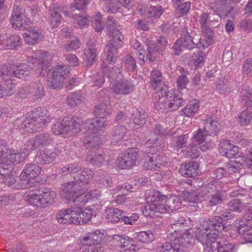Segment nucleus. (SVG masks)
<instances>
[{"label":"nucleus","instance_id":"f257e3e1","mask_svg":"<svg viewBox=\"0 0 252 252\" xmlns=\"http://www.w3.org/2000/svg\"><path fill=\"white\" fill-rule=\"evenodd\" d=\"M63 173L72 175L73 180L64 183L62 187L61 196L67 200H72L74 206L58 212L56 218L60 223L81 224L86 223L92 217L90 210H82V207L90 199L89 194L79 192L85 188L92 179L93 172L89 169L82 168L78 164L66 165L62 168Z\"/></svg>","mask_w":252,"mask_h":252},{"label":"nucleus","instance_id":"f03ea898","mask_svg":"<svg viewBox=\"0 0 252 252\" xmlns=\"http://www.w3.org/2000/svg\"><path fill=\"white\" fill-rule=\"evenodd\" d=\"M106 25L108 34L112 38L104 49V57L107 63L114 64L118 60V49L122 46L124 36L121 32L118 29L117 21L113 17H108Z\"/></svg>","mask_w":252,"mask_h":252},{"label":"nucleus","instance_id":"7ed1b4c3","mask_svg":"<svg viewBox=\"0 0 252 252\" xmlns=\"http://www.w3.org/2000/svg\"><path fill=\"white\" fill-rule=\"evenodd\" d=\"M220 233H207L199 231L197 238L206 252H233L234 246L223 238Z\"/></svg>","mask_w":252,"mask_h":252},{"label":"nucleus","instance_id":"20e7f679","mask_svg":"<svg viewBox=\"0 0 252 252\" xmlns=\"http://www.w3.org/2000/svg\"><path fill=\"white\" fill-rule=\"evenodd\" d=\"M183 230L185 231L183 234V231L180 230L177 235L171 230L167 236L171 242L163 243L158 249L161 252H187V245L190 244L192 235L188 229Z\"/></svg>","mask_w":252,"mask_h":252},{"label":"nucleus","instance_id":"39448f33","mask_svg":"<svg viewBox=\"0 0 252 252\" xmlns=\"http://www.w3.org/2000/svg\"><path fill=\"white\" fill-rule=\"evenodd\" d=\"M111 112V108L109 105L104 103L97 104L94 110L95 118L86 120L84 123H82V126L85 129H88V131H92L94 133L101 130L108 125L104 119Z\"/></svg>","mask_w":252,"mask_h":252},{"label":"nucleus","instance_id":"423d86ee","mask_svg":"<svg viewBox=\"0 0 252 252\" xmlns=\"http://www.w3.org/2000/svg\"><path fill=\"white\" fill-rule=\"evenodd\" d=\"M179 31L181 37L176 40L172 48L173 54L177 56L181 55L183 49L190 51L196 48L195 40L198 36L186 25L181 26Z\"/></svg>","mask_w":252,"mask_h":252},{"label":"nucleus","instance_id":"0eeeda50","mask_svg":"<svg viewBox=\"0 0 252 252\" xmlns=\"http://www.w3.org/2000/svg\"><path fill=\"white\" fill-rule=\"evenodd\" d=\"M20 155L9 147L5 141L0 140V175L7 174L12 170V163L18 161Z\"/></svg>","mask_w":252,"mask_h":252},{"label":"nucleus","instance_id":"6e6552de","mask_svg":"<svg viewBox=\"0 0 252 252\" xmlns=\"http://www.w3.org/2000/svg\"><path fill=\"white\" fill-rule=\"evenodd\" d=\"M82 123L83 121L80 118L68 116L64 118L61 122H56L52 127V129L53 132L57 135L64 133L73 134L80 131Z\"/></svg>","mask_w":252,"mask_h":252},{"label":"nucleus","instance_id":"1a4fd4ad","mask_svg":"<svg viewBox=\"0 0 252 252\" xmlns=\"http://www.w3.org/2000/svg\"><path fill=\"white\" fill-rule=\"evenodd\" d=\"M30 73L29 66L26 64L5 63L0 66V76L5 79H11L12 77L23 78Z\"/></svg>","mask_w":252,"mask_h":252},{"label":"nucleus","instance_id":"9d476101","mask_svg":"<svg viewBox=\"0 0 252 252\" xmlns=\"http://www.w3.org/2000/svg\"><path fill=\"white\" fill-rule=\"evenodd\" d=\"M154 148L146 150L144 152V167L148 170H156L160 168L168 163L167 157L163 153H153Z\"/></svg>","mask_w":252,"mask_h":252},{"label":"nucleus","instance_id":"9b49d317","mask_svg":"<svg viewBox=\"0 0 252 252\" xmlns=\"http://www.w3.org/2000/svg\"><path fill=\"white\" fill-rule=\"evenodd\" d=\"M235 158L234 162L225 163V168H227V171L229 173L239 172L242 169H245V167L250 168L252 165V148L248 151L245 159L240 158L239 155Z\"/></svg>","mask_w":252,"mask_h":252},{"label":"nucleus","instance_id":"f8f14e48","mask_svg":"<svg viewBox=\"0 0 252 252\" xmlns=\"http://www.w3.org/2000/svg\"><path fill=\"white\" fill-rule=\"evenodd\" d=\"M138 150L135 148L127 150L122 153L118 158L116 164L121 169H128L136 165Z\"/></svg>","mask_w":252,"mask_h":252},{"label":"nucleus","instance_id":"ddd939ff","mask_svg":"<svg viewBox=\"0 0 252 252\" xmlns=\"http://www.w3.org/2000/svg\"><path fill=\"white\" fill-rule=\"evenodd\" d=\"M54 141L52 135L48 132L38 134L30 139L27 143L28 150H35L51 145Z\"/></svg>","mask_w":252,"mask_h":252},{"label":"nucleus","instance_id":"4468645a","mask_svg":"<svg viewBox=\"0 0 252 252\" xmlns=\"http://www.w3.org/2000/svg\"><path fill=\"white\" fill-rule=\"evenodd\" d=\"M202 229L207 233H220L223 229L224 224L219 216H216L206 220L201 223Z\"/></svg>","mask_w":252,"mask_h":252},{"label":"nucleus","instance_id":"2eb2a0df","mask_svg":"<svg viewBox=\"0 0 252 252\" xmlns=\"http://www.w3.org/2000/svg\"><path fill=\"white\" fill-rule=\"evenodd\" d=\"M168 44L167 38L163 36H160L157 38L156 44H153L149 46L148 53L146 56L147 59L150 62H154L157 58V54H162L165 51Z\"/></svg>","mask_w":252,"mask_h":252},{"label":"nucleus","instance_id":"dca6fc26","mask_svg":"<svg viewBox=\"0 0 252 252\" xmlns=\"http://www.w3.org/2000/svg\"><path fill=\"white\" fill-rule=\"evenodd\" d=\"M188 221H190V218H184L181 216L179 212L173 213L169 220V223L170 226L168 227V231L171 232L172 230L173 233L177 235V232H180V230L183 231L185 229V227L187 226Z\"/></svg>","mask_w":252,"mask_h":252},{"label":"nucleus","instance_id":"f3484780","mask_svg":"<svg viewBox=\"0 0 252 252\" xmlns=\"http://www.w3.org/2000/svg\"><path fill=\"white\" fill-rule=\"evenodd\" d=\"M196 21L203 33H210L212 32L211 27L215 25V23L218 24L219 17L215 14L202 12L198 15Z\"/></svg>","mask_w":252,"mask_h":252},{"label":"nucleus","instance_id":"a211bd4d","mask_svg":"<svg viewBox=\"0 0 252 252\" xmlns=\"http://www.w3.org/2000/svg\"><path fill=\"white\" fill-rule=\"evenodd\" d=\"M150 83L154 90L156 91V94L160 93L164 94L165 91L168 90V88L165 84L163 76L160 71L158 69H155L151 72L150 76Z\"/></svg>","mask_w":252,"mask_h":252},{"label":"nucleus","instance_id":"6ab92c4d","mask_svg":"<svg viewBox=\"0 0 252 252\" xmlns=\"http://www.w3.org/2000/svg\"><path fill=\"white\" fill-rule=\"evenodd\" d=\"M113 241L118 247L122 249L129 246L130 250L136 251L141 247V243L126 235H115L113 236Z\"/></svg>","mask_w":252,"mask_h":252},{"label":"nucleus","instance_id":"aec40b11","mask_svg":"<svg viewBox=\"0 0 252 252\" xmlns=\"http://www.w3.org/2000/svg\"><path fill=\"white\" fill-rule=\"evenodd\" d=\"M48 53L43 51H38L34 56L27 57V61L33 64L35 69L46 70L49 63L48 62Z\"/></svg>","mask_w":252,"mask_h":252},{"label":"nucleus","instance_id":"412c9836","mask_svg":"<svg viewBox=\"0 0 252 252\" xmlns=\"http://www.w3.org/2000/svg\"><path fill=\"white\" fill-rule=\"evenodd\" d=\"M216 16L224 18L226 16H232L238 12V10L233 6L229 0H220L218 7L215 10Z\"/></svg>","mask_w":252,"mask_h":252},{"label":"nucleus","instance_id":"4be33fe9","mask_svg":"<svg viewBox=\"0 0 252 252\" xmlns=\"http://www.w3.org/2000/svg\"><path fill=\"white\" fill-rule=\"evenodd\" d=\"M90 232L91 233L95 245L92 247L86 248L85 252H104L106 250V247L103 243L104 233L99 230H94Z\"/></svg>","mask_w":252,"mask_h":252},{"label":"nucleus","instance_id":"5701e85b","mask_svg":"<svg viewBox=\"0 0 252 252\" xmlns=\"http://www.w3.org/2000/svg\"><path fill=\"white\" fill-rule=\"evenodd\" d=\"M41 169V167L36 163L27 164L19 176L20 179L29 181L35 179L40 174Z\"/></svg>","mask_w":252,"mask_h":252},{"label":"nucleus","instance_id":"b1692460","mask_svg":"<svg viewBox=\"0 0 252 252\" xmlns=\"http://www.w3.org/2000/svg\"><path fill=\"white\" fill-rule=\"evenodd\" d=\"M165 94H161V95L167 96L168 99L170 111L176 110L186 103V100L184 98H182V94L180 92H177L174 94L169 92L168 90L165 91Z\"/></svg>","mask_w":252,"mask_h":252},{"label":"nucleus","instance_id":"393cba45","mask_svg":"<svg viewBox=\"0 0 252 252\" xmlns=\"http://www.w3.org/2000/svg\"><path fill=\"white\" fill-rule=\"evenodd\" d=\"M134 85L128 80L118 81L112 87V92L116 94L126 95L133 91Z\"/></svg>","mask_w":252,"mask_h":252},{"label":"nucleus","instance_id":"a878e982","mask_svg":"<svg viewBox=\"0 0 252 252\" xmlns=\"http://www.w3.org/2000/svg\"><path fill=\"white\" fill-rule=\"evenodd\" d=\"M219 152L223 156L228 158H232L239 155V149L237 146L233 145L230 141L223 140L219 144Z\"/></svg>","mask_w":252,"mask_h":252},{"label":"nucleus","instance_id":"bb28decb","mask_svg":"<svg viewBox=\"0 0 252 252\" xmlns=\"http://www.w3.org/2000/svg\"><path fill=\"white\" fill-rule=\"evenodd\" d=\"M199 163L194 161H190L181 165L179 172L181 174L186 177H195L197 175Z\"/></svg>","mask_w":252,"mask_h":252},{"label":"nucleus","instance_id":"cd10ccee","mask_svg":"<svg viewBox=\"0 0 252 252\" xmlns=\"http://www.w3.org/2000/svg\"><path fill=\"white\" fill-rule=\"evenodd\" d=\"M48 18L53 28L58 27L61 23V9L57 4H51L49 8Z\"/></svg>","mask_w":252,"mask_h":252},{"label":"nucleus","instance_id":"c85d7f7f","mask_svg":"<svg viewBox=\"0 0 252 252\" xmlns=\"http://www.w3.org/2000/svg\"><path fill=\"white\" fill-rule=\"evenodd\" d=\"M177 131L169 132V135L172 136V139L170 141V145L177 149L184 147L186 146L187 140L189 138L188 134L181 135L177 136Z\"/></svg>","mask_w":252,"mask_h":252},{"label":"nucleus","instance_id":"c756f323","mask_svg":"<svg viewBox=\"0 0 252 252\" xmlns=\"http://www.w3.org/2000/svg\"><path fill=\"white\" fill-rule=\"evenodd\" d=\"M43 126L39 123L35 122L34 117L27 118L22 124V128L24 131L28 133H32L34 131H39Z\"/></svg>","mask_w":252,"mask_h":252},{"label":"nucleus","instance_id":"7c9ffc66","mask_svg":"<svg viewBox=\"0 0 252 252\" xmlns=\"http://www.w3.org/2000/svg\"><path fill=\"white\" fill-rule=\"evenodd\" d=\"M200 105V102L197 99L189 101L186 106L180 111V115H185L188 117H192L198 110Z\"/></svg>","mask_w":252,"mask_h":252},{"label":"nucleus","instance_id":"2f4dec72","mask_svg":"<svg viewBox=\"0 0 252 252\" xmlns=\"http://www.w3.org/2000/svg\"><path fill=\"white\" fill-rule=\"evenodd\" d=\"M170 131H166L165 128L163 127L160 124H156L154 128V133H151V138L147 139L145 145L148 146H151L155 144L158 141V135L165 134L166 135H169Z\"/></svg>","mask_w":252,"mask_h":252},{"label":"nucleus","instance_id":"473e14b6","mask_svg":"<svg viewBox=\"0 0 252 252\" xmlns=\"http://www.w3.org/2000/svg\"><path fill=\"white\" fill-rule=\"evenodd\" d=\"M103 67L104 73L110 79L111 82H115L118 79L121 80L123 78V75L122 73L121 67H109L104 66V63Z\"/></svg>","mask_w":252,"mask_h":252},{"label":"nucleus","instance_id":"72a5a7b5","mask_svg":"<svg viewBox=\"0 0 252 252\" xmlns=\"http://www.w3.org/2000/svg\"><path fill=\"white\" fill-rule=\"evenodd\" d=\"M97 53L96 48L91 47L85 49L83 56V64L85 66H91L96 60Z\"/></svg>","mask_w":252,"mask_h":252},{"label":"nucleus","instance_id":"f704fd0d","mask_svg":"<svg viewBox=\"0 0 252 252\" xmlns=\"http://www.w3.org/2000/svg\"><path fill=\"white\" fill-rule=\"evenodd\" d=\"M41 191L42 208L52 205L56 198V193L49 189H45Z\"/></svg>","mask_w":252,"mask_h":252},{"label":"nucleus","instance_id":"c9c22d12","mask_svg":"<svg viewBox=\"0 0 252 252\" xmlns=\"http://www.w3.org/2000/svg\"><path fill=\"white\" fill-rule=\"evenodd\" d=\"M26 30L28 31L24 33V38L28 44H34L40 40L41 33L35 28L29 25V28Z\"/></svg>","mask_w":252,"mask_h":252},{"label":"nucleus","instance_id":"e433bc0d","mask_svg":"<svg viewBox=\"0 0 252 252\" xmlns=\"http://www.w3.org/2000/svg\"><path fill=\"white\" fill-rule=\"evenodd\" d=\"M6 44L7 49H16L21 44V39L19 35H13L9 37L6 41L4 37L0 34V44Z\"/></svg>","mask_w":252,"mask_h":252},{"label":"nucleus","instance_id":"4c0bfd02","mask_svg":"<svg viewBox=\"0 0 252 252\" xmlns=\"http://www.w3.org/2000/svg\"><path fill=\"white\" fill-rule=\"evenodd\" d=\"M55 159V154L52 150L45 149L40 152L35 158L37 163L45 164L53 162Z\"/></svg>","mask_w":252,"mask_h":252},{"label":"nucleus","instance_id":"58836bf2","mask_svg":"<svg viewBox=\"0 0 252 252\" xmlns=\"http://www.w3.org/2000/svg\"><path fill=\"white\" fill-rule=\"evenodd\" d=\"M203 129L208 135H216L219 131L218 121L213 120L211 117L204 120Z\"/></svg>","mask_w":252,"mask_h":252},{"label":"nucleus","instance_id":"ea45409f","mask_svg":"<svg viewBox=\"0 0 252 252\" xmlns=\"http://www.w3.org/2000/svg\"><path fill=\"white\" fill-rule=\"evenodd\" d=\"M35 115L33 116L35 119V122L42 125L43 127L50 122L51 119L48 115V111L45 108L38 107L36 109Z\"/></svg>","mask_w":252,"mask_h":252},{"label":"nucleus","instance_id":"a19ab883","mask_svg":"<svg viewBox=\"0 0 252 252\" xmlns=\"http://www.w3.org/2000/svg\"><path fill=\"white\" fill-rule=\"evenodd\" d=\"M10 22L14 28L19 30H26L29 25L31 24L30 20L25 15L17 16V18L12 17Z\"/></svg>","mask_w":252,"mask_h":252},{"label":"nucleus","instance_id":"79ce46f5","mask_svg":"<svg viewBox=\"0 0 252 252\" xmlns=\"http://www.w3.org/2000/svg\"><path fill=\"white\" fill-rule=\"evenodd\" d=\"M240 103L244 107H252V90L249 88H243L240 92Z\"/></svg>","mask_w":252,"mask_h":252},{"label":"nucleus","instance_id":"37998d69","mask_svg":"<svg viewBox=\"0 0 252 252\" xmlns=\"http://www.w3.org/2000/svg\"><path fill=\"white\" fill-rule=\"evenodd\" d=\"M105 213L106 218L109 222H117L122 220L124 212L116 208H110Z\"/></svg>","mask_w":252,"mask_h":252},{"label":"nucleus","instance_id":"c03bdc74","mask_svg":"<svg viewBox=\"0 0 252 252\" xmlns=\"http://www.w3.org/2000/svg\"><path fill=\"white\" fill-rule=\"evenodd\" d=\"M239 234L243 235L246 243H252V224H241L237 228Z\"/></svg>","mask_w":252,"mask_h":252},{"label":"nucleus","instance_id":"a18cd8bd","mask_svg":"<svg viewBox=\"0 0 252 252\" xmlns=\"http://www.w3.org/2000/svg\"><path fill=\"white\" fill-rule=\"evenodd\" d=\"M86 129L88 133L93 134L91 136H86L84 138V143L86 148L91 150L98 147L100 145V140L99 137L95 135L97 131L94 133L92 131H88V129Z\"/></svg>","mask_w":252,"mask_h":252},{"label":"nucleus","instance_id":"49530a36","mask_svg":"<svg viewBox=\"0 0 252 252\" xmlns=\"http://www.w3.org/2000/svg\"><path fill=\"white\" fill-rule=\"evenodd\" d=\"M227 207L233 212L241 213L247 209V206L243 202L242 198H235L229 201L227 204Z\"/></svg>","mask_w":252,"mask_h":252},{"label":"nucleus","instance_id":"de8ad7c7","mask_svg":"<svg viewBox=\"0 0 252 252\" xmlns=\"http://www.w3.org/2000/svg\"><path fill=\"white\" fill-rule=\"evenodd\" d=\"M148 115L145 110H135L132 112L131 120L138 126H141L146 123Z\"/></svg>","mask_w":252,"mask_h":252},{"label":"nucleus","instance_id":"09e8293b","mask_svg":"<svg viewBox=\"0 0 252 252\" xmlns=\"http://www.w3.org/2000/svg\"><path fill=\"white\" fill-rule=\"evenodd\" d=\"M160 93H158L157 94L156 93L155 96L159 97V100L157 102L155 103V108L159 111L161 112H166L168 111H170V107L168 102V99L166 95H161V96H160Z\"/></svg>","mask_w":252,"mask_h":252},{"label":"nucleus","instance_id":"8fccbe9b","mask_svg":"<svg viewBox=\"0 0 252 252\" xmlns=\"http://www.w3.org/2000/svg\"><path fill=\"white\" fill-rule=\"evenodd\" d=\"M30 88L31 93L36 98H40L44 95L45 91L44 87L40 81L37 80L31 82Z\"/></svg>","mask_w":252,"mask_h":252},{"label":"nucleus","instance_id":"3c124183","mask_svg":"<svg viewBox=\"0 0 252 252\" xmlns=\"http://www.w3.org/2000/svg\"><path fill=\"white\" fill-rule=\"evenodd\" d=\"M148 194L146 200L148 203H150V204H155L159 202H163L166 198V195H161L159 191L156 189L150 190Z\"/></svg>","mask_w":252,"mask_h":252},{"label":"nucleus","instance_id":"603ef678","mask_svg":"<svg viewBox=\"0 0 252 252\" xmlns=\"http://www.w3.org/2000/svg\"><path fill=\"white\" fill-rule=\"evenodd\" d=\"M126 132V129L125 126L122 125L117 126L112 131V139L111 143L115 144L119 141L122 139Z\"/></svg>","mask_w":252,"mask_h":252},{"label":"nucleus","instance_id":"864d4df0","mask_svg":"<svg viewBox=\"0 0 252 252\" xmlns=\"http://www.w3.org/2000/svg\"><path fill=\"white\" fill-rule=\"evenodd\" d=\"M15 84L10 79H6L4 83L0 85V97L10 95L13 93Z\"/></svg>","mask_w":252,"mask_h":252},{"label":"nucleus","instance_id":"5fc2aeb1","mask_svg":"<svg viewBox=\"0 0 252 252\" xmlns=\"http://www.w3.org/2000/svg\"><path fill=\"white\" fill-rule=\"evenodd\" d=\"M136 239L139 242L142 243H150L155 239V236L152 230L143 231L136 234Z\"/></svg>","mask_w":252,"mask_h":252},{"label":"nucleus","instance_id":"6e6d98bb","mask_svg":"<svg viewBox=\"0 0 252 252\" xmlns=\"http://www.w3.org/2000/svg\"><path fill=\"white\" fill-rule=\"evenodd\" d=\"M86 160L94 166L99 167L104 161V158L101 154H95L94 155L91 152L89 154H88Z\"/></svg>","mask_w":252,"mask_h":252},{"label":"nucleus","instance_id":"4d7b16f0","mask_svg":"<svg viewBox=\"0 0 252 252\" xmlns=\"http://www.w3.org/2000/svg\"><path fill=\"white\" fill-rule=\"evenodd\" d=\"M83 97L80 92H74L66 98V103L71 107L79 105L83 100Z\"/></svg>","mask_w":252,"mask_h":252},{"label":"nucleus","instance_id":"13d9d810","mask_svg":"<svg viewBox=\"0 0 252 252\" xmlns=\"http://www.w3.org/2000/svg\"><path fill=\"white\" fill-rule=\"evenodd\" d=\"M166 196V198L164 200L167 205V208L168 209L169 213L173 210H176L180 208L181 202L179 201V198L175 196Z\"/></svg>","mask_w":252,"mask_h":252},{"label":"nucleus","instance_id":"bf43d9fd","mask_svg":"<svg viewBox=\"0 0 252 252\" xmlns=\"http://www.w3.org/2000/svg\"><path fill=\"white\" fill-rule=\"evenodd\" d=\"M164 11V9L160 5L151 6L147 10V15L148 17H154L155 18L154 20H151L152 23H155L156 19L159 17Z\"/></svg>","mask_w":252,"mask_h":252},{"label":"nucleus","instance_id":"052dcab7","mask_svg":"<svg viewBox=\"0 0 252 252\" xmlns=\"http://www.w3.org/2000/svg\"><path fill=\"white\" fill-rule=\"evenodd\" d=\"M68 68L66 65H59L55 66L52 72V74L54 77L60 79L63 81L64 80L65 75L68 72Z\"/></svg>","mask_w":252,"mask_h":252},{"label":"nucleus","instance_id":"680f3d73","mask_svg":"<svg viewBox=\"0 0 252 252\" xmlns=\"http://www.w3.org/2000/svg\"><path fill=\"white\" fill-rule=\"evenodd\" d=\"M252 119V107L247 108L242 111L238 118V121L241 125L245 126L249 125Z\"/></svg>","mask_w":252,"mask_h":252},{"label":"nucleus","instance_id":"e2e57ef3","mask_svg":"<svg viewBox=\"0 0 252 252\" xmlns=\"http://www.w3.org/2000/svg\"><path fill=\"white\" fill-rule=\"evenodd\" d=\"M37 191L35 192H32L29 195V202L31 205L36 207L37 208H42V199L41 198V191Z\"/></svg>","mask_w":252,"mask_h":252},{"label":"nucleus","instance_id":"0e129e2a","mask_svg":"<svg viewBox=\"0 0 252 252\" xmlns=\"http://www.w3.org/2000/svg\"><path fill=\"white\" fill-rule=\"evenodd\" d=\"M71 15L74 20L73 22L75 24V27L82 29L88 25L89 20L88 19L89 17L87 15L83 16L79 14H75L74 15L73 13Z\"/></svg>","mask_w":252,"mask_h":252},{"label":"nucleus","instance_id":"69168bd1","mask_svg":"<svg viewBox=\"0 0 252 252\" xmlns=\"http://www.w3.org/2000/svg\"><path fill=\"white\" fill-rule=\"evenodd\" d=\"M216 213L218 214L223 221L230 220L234 218L235 215L233 211L228 209H224L221 207H217Z\"/></svg>","mask_w":252,"mask_h":252},{"label":"nucleus","instance_id":"338daca9","mask_svg":"<svg viewBox=\"0 0 252 252\" xmlns=\"http://www.w3.org/2000/svg\"><path fill=\"white\" fill-rule=\"evenodd\" d=\"M206 200L208 201L207 206L213 207L221 204L223 201L221 193L220 191H217L211 195Z\"/></svg>","mask_w":252,"mask_h":252},{"label":"nucleus","instance_id":"774afa93","mask_svg":"<svg viewBox=\"0 0 252 252\" xmlns=\"http://www.w3.org/2000/svg\"><path fill=\"white\" fill-rule=\"evenodd\" d=\"M217 191L216 186L214 184L210 182L202 187L201 193L202 196L206 199Z\"/></svg>","mask_w":252,"mask_h":252}]
</instances>
